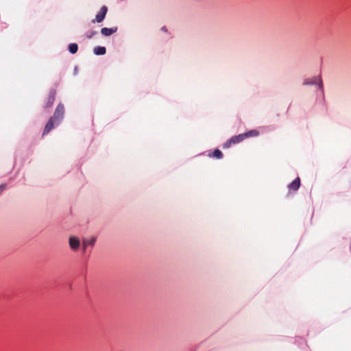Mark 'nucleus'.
Here are the masks:
<instances>
[{
  "instance_id": "1",
  "label": "nucleus",
  "mask_w": 351,
  "mask_h": 351,
  "mask_svg": "<svg viewBox=\"0 0 351 351\" xmlns=\"http://www.w3.org/2000/svg\"><path fill=\"white\" fill-rule=\"evenodd\" d=\"M64 107L62 104H59L56 108L53 115L51 117L55 120L56 123L58 125L64 117Z\"/></svg>"
},
{
  "instance_id": "2",
  "label": "nucleus",
  "mask_w": 351,
  "mask_h": 351,
  "mask_svg": "<svg viewBox=\"0 0 351 351\" xmlns=\"http://www.w3.org/2000/svg\"><path fill=\"white\" fill-rule=\"evenodd\" d=\"M245 139V137L244 136V134H240L237 136H232L231 138L228 140L223 145V148L227 149L229 148L232 145H235L237 143H239L244 141Z\"/></svg>"
},
{
  "instance_id": "3",
  "label": "nucleus",
  "mask_w": 351,
  "mask_h": 351,
  "mask_svg": "<svg viewBox=\"0 0 351 351\" xmlns=\"http://www.w3.org/2000/svg\"><path fill=\"white\" fill-rule=\"evenodd\" d=\"M108 11V8L105 5L102 6L99 12L97 14L95 19L92 20V23H101L104 21L106 17Z\"/></svg>"
},
{
  "instance_id": "4",
  "label": "nucleus",
  "mask_w": 351,
  "mask_h": 351,
  "mask_svg": "<svg viewBox=\"0 0 351 351\" xmlns=\"http://www.w3.org/2000/svg\"><path fill=\"white\" fill-rule=\"evenodd\" d=\"M56 95V92L55 90H50V92L49 93V96H48L47 101H45V104L44 105L45 108H49L52 106V105L53 104V103L55 101Z\"/></svg>"
},
{
  "instance_id": "5",
  "label": "nucleus",
  "mask_w": 351,
  "mask_h": 351,
  "mask_svg": "<svg viewBox=\"0 0 351 351\" xmlns=\"http://www.w3.org/2000/svg\"><path fill=\"white\" fill-rule=\"evenodd\" d=\"M69 244L72 250H77L80 246V241L75 236H71L69 239Z\"/></svg>"
},
{
  "instance_id": "6",
  "label": "nucleus",
  "mask_w": 351,
  "mask_h": 351,
  "mask_svg": "<svg viewBox=\"0 0 351 351\" xmlns=\"http://www.w3.org/2000/svg\"><path fill=\"white\" fill-rule=\"evenodd\" d=\"M55 125H57L55 120H53L52 118H50L49 121L45 125L43 136L48 134L53 128H54Z\"/></svg>"
},
{
  "instance_id": "7",
  "label": "nucleus",
  "mask_w": 351,
  "mask_h": 351,
  "mask_svg": "<svg viewBox=\"0 0 351 351\" xmlns=\"http://www.w3.org/2000/svg\"><path fill=\"white\" fill-rule=\"evenodd\" d=\"M300 186V179L299 177L295 178L291 183L288 185L289 191H297Z\"/></svg>"
},
{
  "instance_id": "8",
  "label": "nucleus",
  "mask_w": 351,
  "mask_h": 351,
  "mask_svg": "<svg viewBox=\"0 0 351 351\" xmlns=\"http://www.w3.org/2000/svg\"><path fill=\"white\" fill-rule=\"evenodd\" d=\"M118 28L117 27H114L112 28H108V27H103L101 29V33L102 35L105 36H109L112 35V34L115 33L117 31Z\"/></svg>"
},
{
  "instance_id": "9",
  "label": "nucleus",
  "mask_w": 351,
  "mask_h": 351,
  "mask_svg": "<svg viewBox=\"0 0 351 351\" xmlns=\"http://www.w3.org/2000/svg\"><path fill=\"white\" fill-rule=\"evenodd\" d=\"M317 82H319V86L322 89V82L319 77H314L312 79H306L304 81V85H309L316 84Z\"/></svg>"
},
{
  "instance_id": "10",
  "label": "nucleus",
  "mask_w": 351,
  "mask_h": 351,
  "mask_svg": "<svg viewBox=\"0 0 351 351\" xmlns=\"http://www.w3.org/2000/svg\"><path fill=\"white\" fill-rule=\"evenodd\" d=\"M208 156L216 158L217 159H221L223 158V154L219 149H216L213 153H209Z\"/></svg>"
},
{
  "instance_id": "11",
  "label": "nucleus",
  "mask_w": 351,
  "mask_h": 351,
  "mask_svg": "<svg viewBox=\"0 0 351 351\" xmlns=\"http://www.w3.org/2000/svg\"><path fill=\"white\" fill-rule=\"evenodd\" d=\"M245 139L250 137H255L259 135V132L256 130H251L245 133H243Z\"/></svg>"
},
{
  "instance_id": "12",
  "label": "nucleus",
  "mask_w": 351,
  "mask_h": 351,
  "mask_svg": "<svg viewBox=\"0 0 351 351\" xmlns=\"http://www.w3.org/2000/svg\"><path fill=\"white\" fill-rule=\"evenodd\" d=\"M93 51L96 55H104L106 52V47L100 46L95 47Z\"/></svg>"
},
{
  "instance_id": "13",
  "label": "nucleus",
  "mask_w": 351,
  "mask_h": 351,
  "mask_svg": "<svg viewBox=\"0 0 351 351\" xmlns=\"http://www.w3.org/2000/svg\"><path fill=\"white\" fill-rule=\"evenodd\" d=\"M95 239H92L90 241H88V240L83 241L82 247H83L84 252H85L88 245H93L95 244Z\"/></svg>"
},
{
  "instance_id": "14",
  "label": "nucleus",
  "mask_w": 351,
  "mask_h": 351,
  "mask_svg": "<svg viewBox=\"0 0 351 351\" xmlns=\"http://www.w3.org/2000/svg\"><path fill=\"white\" fill-rule=\"evenodd\" d=\"M77 50H78V46L76 43H71L69 45V51L72 54L75 53L77 51Z\"/></svg>"
},
{
  "instance_id": "15",
  "label": "nucleus",
  "mask_w": 351,
  "mask_h": 351,
  "mask_svg": "<svg viewBox=\"0 0 351 351\" xmlns=\"http://www.w3.org/2000/svg\"><path fill=\"white\" fill-rule=\"evenodd\" d=\"M97 34V31H93V32H87L86 34V36L90 39L92 38L94 36H95L96 34Z\"/></svg>"
},
{
  "instance_id": "16",
  "label": "nucleus",
  "mask_w": 351,
  "mask_h": 351,
  "mask_svg": "<svg viewBox=\"0 0 351 351\" xmlns=\"http://www.w3.org/2000/svg\"><path fill=\"white\" fill-rule=\"evenodd\" d=\"M6 189V185L5 184H1L0 185V195L3 193V191H4Z\"/></svg>"
},
{
  "instance_id": "17",
  "label": "nucleus",
  "mask_w": 351,
  "mask_h": 351,
  "mask_svg": "<svg viewBox=\"0 0 351 351\" xmlns=\"http://www.w3.org/2000/svg\"><path fill=\"white\" fill-rule=\"evenodd\" d=\"M163 31L167 32V29H165V27H162Z\"/></svg>"
},
{
  "instance_id": "18",
  "label": "nucleus",
  "mask_w": 351,
  "mask_h": 351,
  "mask_svg": "<svg viewBox=\"0 0 351 351\" xmlns=\"http://www.w3.org/2000/svg\"><path fill=\"white\" fill-rule=\"evenodd\" d=\"M163 31L167 32V29H165V27H162Z\"/></svg>"
},
{
  "instance_id": "19",
  "label": "nucleus",
  "mask_w": 351,
  "mask_h": 351,
  "mask_svg": "<svg viewBox=\"0 0 351 351\" xmlns=\"http://www.w3.org/2000/svg\"><path fill=\"white\" fill-rule=\"evenodd\" d=\"M163 31L167 32V29H165V27H162Z\"/></svg>"
}]
</instances>
